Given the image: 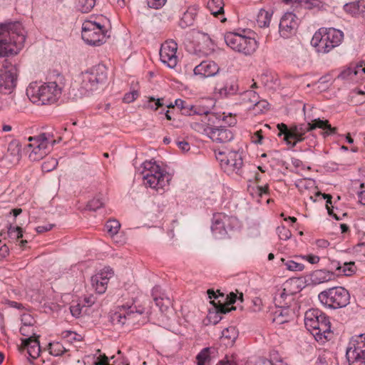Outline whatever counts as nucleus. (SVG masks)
I'll return each mask as SVG.
<instances>
[{
	"mask_svg": "<svg viewBox=\"0 0 365 365\" xmlns=\"http://www.w3.org/2000/svg\"><path fill=\"white\" fill-rule=\"evenodd\" d=\"M8 151L14 156H19L21 155V144L19 140H14L10 142L8 147Z\"/></svg>",
	"mask_w": 365,
	"mask_h": 365,
	"instance_id": "nucleus-43",
	"label": "nucleus"
},
{
	"mask_svg": "<svg viewBox=\"0 0 365 365\" xmlns=\"http://www.w3.org/2000/svg\"><path fill=\"white\" fill-rule=\"evenodd\" d=\"M333 273L324 269L314 271L312 275V281L314 284H321L331 279Z\"/></svg>",
	"mask_w": 365,
	"mask_h": 365,
	"instance_id": "nucleus-34",
	"label": "nucleus"
},
{
	"mask_svg": "<svg viewBox=\"0 0 365 365\" xmlns=\"http://www.w3.org/2000/svg\"><path fill=\"white\" fill-rule=\"evenodd\" d=\"M320 302L331 309L346 307L349 304V292L342 287H334L321 292L318 295Z\"/></svg>",
	"mask_w": 365,
	"mask_h": 365,
	"instance_id": "nucleus-7",
	"label": "nucleus"
},
{
	"mask_svg": "<svg viewBox=\"0 0 365 365\" xmlns=\"http://www.w3.org/2000/svg\"><path fill=\"white\" fill-rule=\"evenodd\" d=\"M237 299V294H235L234 292H230L227 296V304H220L217 307H216V312L215 313H210V316H209L210 319H211L212 315L214 314V317H215V319L213 321L214 324H217L222 319V317L220 316V314H227L232 310L236 309V308L235 307L232 306L231 307H229V306L235 303Z\"/></svg>",
	"mask_w": 365,
	"mask_h": 365,
	"instance_id": "nucleus-24",
	"label": "nucleus"
},
{
	"mask_svg": "<svg viewBox=\"0 0 365 365\" xmlns=\"http://www.w3.org/2000/svg\"><path fill=\"white\" fill-rule=\"evenodd\" d=\"M238 336V332L235 327H229L222 331L220 337L222 343L226 346H232Z\"/></svg>",
	"mask_w": 365,
	"mask_h": 365,
	"instance_id": "nucleus-32",
	"label": "nucleus"
},
{
	"mask_svg": "<svg viewBox=\"0 0 365 365\" xmlns=\"http://www.w3.org/2000/svg\"><path fill=\"white\" fill-rule=\"evenodd\" d=\"M359 5V1L357 2H352L349 4H346L344 6V9L346 12L351 14L353 16H356L359 14L358 6Z\"/></svg>",
	"mask_w": 365,
	"mask_h": 365,
	"instance_id": "nucleus-50",
	"label": "nucleus"
},
{
	"mask_svg": "<svg viewBox=\"0 0 365 365\" xmlns=\"http://www.w3.org/2000/svg\"><path fill=\"white\" fill-rule=\"evenodd\" d=\"M164 98H157L155 99L153 97L149 98L148 107L155 110H157L158 108H162L165 106Z\"/></svg>",
	"mask_w": 365,
	"mask_h": 365,
	"instance_id": "nucleus-48",
	"label": "nucleus"
},
{
	"mask_svg": "<svg viewBox=\"0 0 365 365\" xmlns=\"http://www.w3.org/2000/svg\"><path fill=\"white\" fill-rule=\"evenodd\" d=\"M153 299L155 302L156 305L159 307L161 312L166 311L171 304V301L168 297H154Z\"/></svg>",
	"mask_w": 365,
	"mask_h": 365,
	"instance_id": "nucleus-41",
	"label": "nucleus"
},
{
	"mask_svg": "<svg viewBox=\"0 0 365 365\" xmlns=\"http://www.w3.org/2000/svg\"><path fill=\"white\" fill-rule=\"evenodd\" d=\"M224 38L227 46L245 56L252 55L258 48L256 39L245 34L228 32L225 34Z\"/></svg>",
	"mask_w": 365,
	"mask_h": 365,
	"instance_id": "nucleus-6",
	"label": "nucleus"
},
{
	"mask_svg": "<svg viewBox=\"0 0 365 365\" xmlns=\"http://www.w3.org/2000/svg\"><path fill=\"white\" fill-rule=\"evenodd\" d=\"M239 101L247 109L253 108L261 103L259 95L253 90H248L240 93Z\"/></svg>",
	"mask_w": 365,
	"mask_h": 365,
	"instance_id": "nucleus-27",
	"label": "nucleus"
},
{
	"mask_svg": "<svg viewBox=\"0 0 365 365\" xmlns=\"http://www.w3.org/2000/svg\"><path fill=\"white\" fill-rule=\"evenodd\" d=\"M21 349H26L29 357L36 359L41 351L40 343L36 336H30L22 340Z\"/></svg>",
	"mask_w": 365,
	"mask_h": 365,
	"instance_id": "nucleus-25",
	"label": "nucleus"
},
{
	"mask_svg": "<svg viewBox=\"0 0 365 365\" xmlns=\"http://www.w3.org/2000/svg\"><path fill=\"white\" fill-rule=\"evenodd\" d=\"M120 228V222L116 220H109L105 225V229L110 237L118 233Z\"/></svg>",
	"mask_w": 365,
	"mask_h": 365,
	"instance_id": "nucleus-39",
	"label": "nucleus"
},
{
	"mask_svg": "<svg viewBox=\"0 0 365 365\" xmlns=\"http://www.w3.org/2000/svg\"><path fill=\"white\" fill-rule=\"evenodd\" d=\"M113 276V271L110 267H105L91 277V284L98 294H103L107 289L109 279Z\"/></svg>",
	"mask_w": 365,
	"mask_h": 365,
	"instance_id": "nucleus-19",
	"label": "nucleus"
},
{
	"mask_svg": "<svg viewBox=\"0 0 365 365\" xmlns=\"http://www.w3.org/2000/svg\"><path fill=\"white\" fill-rule=\"evenodd\" d=\"M178 147L180 149H181L182 151H188L190 150V145L186 141H179L177 143Z\"/></svg>",
	"mask_w": 365,
	"mask_h": 365,
	"instance_id": "nucleus-64",
	"label": "nucleus"
},
{
	"mask_svg": "<svg viewBox=\"0 0 365 365\" xmlns=\"http://www.w3.org/2000/svg\"><path fill=\"white\" fill-rule=\"evenodd\" d=\"M30 142L26 145L27 152H29V158L31 161H39L48 155L53 150L57 141L52 138L48 133H41L38 135L29 137Z\"/></svg>",
	"mask_w": 365,
	"mask_h": 365,
	"instance_id": "nucleus-5",
	"label": "nucleus"
},
{
	"mask_svg": "<svg viewBox=\"0 0 365 365\" xmlns=\"http://www.w3.org/2000/svg\"><path fill=\"white\" fill-rule=\"evenodd\" d=\"M193 71L196 76L209 78L217 75L220 71V67L215 61H204L196 66Z\"/></svg>",
	"mask_w": 365,
	"mask_h": 365,
	"instance_id": "nucleus-22",
	"label": "nucleus"
},
{
	"mask_svg": "<svg viewBox=\"0 0 365 365\" xmlns=\"http://www.w3.org/2000/svg\"><path fill=\"white\" fill-rule=\"evenodd\" d=\"M8 235L11 239H20L23 237L22 229L20 227H13L9 225L8 227Z\"/></svg>",
	"mask_w": 365,
	"mask_h": 365,
	"instance_id": "nucleus-46",
	"label": "nucleus"
},
{
	"mask_svg": "<svg viewBox=\"0 0 365 365\" xmlns=\"http://www.w3.org/2000/svg\"><path fill=\"white\" fill-rule=\"evenodd\" d=\"M79 3V10L82 13H88L94 7L96 0H80Z\"/></svg>",
	"mask_w": 365,
	"mask_h": 365,
	"instance_id": "nucleus-45",
	"label": "nucleus"
},
{
	"mask_svg": "<svg viewBox=\"0 0 365 365\" xmlns=\"http://www.w3.org/2000/svg\"><path fill=\"white\" fill-rule=\"evenodd\" d=\"M207 7L215 16L224 13L223 0H208Z\"/></svg>",
	"mask_w": 365,
	"mask_h": 365,
	"instance_id": "nucleus-35",
	"label": "nucleus"
},
{
	"mask_svg": "<svg viewBox=\"0 0 365 365\" xmlns=\"http://www.w3.org/2000/svg\"><path fill=\"white\" fill-rule=\"evenodd\" d=\"M271 14L264 9H260L257 15L256 21L260 28L267 27L271 20Z\"/></svg>",
	"mask_w": 365,
	"mask_h": 365,
	"instance_id": "nucleus-36",
	"label": "nucleus"
},
{
	"mask_svg": "<svg viewBox=\"0 0 365 365\" xmlns=\"http://www.w3.org/2000/svg\"><path fill=\"white\" fill-rule=\"evenodd\" d=\"M62 338L66 339L69 342H73V341H80L82 339V337L80 334H78L75 331H63L61 333Z\"/></svg>",
	"mask_w": 365,
	"mask_h": 365,
	"instance_id": "nucleus-42",
	"label": "nucleus"
},
{
	"mask_svg": "<svg viewBox=\"0 0 365 365\" xmlns=\"http://www.w3.org/2000/svg\"><path fill=\"white\" fill-rule=\"evenodd\" d=\"M346 356L349 365H365V333L351 339Z\"/></svg>",
	"mask_w": 365,
	"mask_h": 365,
	"instance_id": "nucleus-12",
	"label": "nucleus"
},
{
	"mask_svg": "<svg viewBox=\"0 0 365 365\" xmlns=\"http://www.w3.org/2000/svg\"><path fill=\"white\" fill-rule=\"evenodd\" d=\"M297 284V280L289 279L277 288L274 296V302L277 307H289L292 295L299 292Z\"/></svg>",
	"mask_w": 365,
	"mask_h": 365,
	"instance_id": "nucleus-16",
	"label": "nucleus"
},
{
	"mask_svg": "<svg viewBox=\"0 0 365 365\" xmlns=\"http://www.w3.org/2000/svg\"><path fill=\"white\" fill-rule=\"evenodd\" d=\"M300 257L304 259H306L307 262L312 264H317L319 262V257L314 255H307L304 256H301Z\"/></svg>",
	"mask_w": 365,
	"mask_h": 365,
	"instance_id": "nucleus-59",
	"label": "nucleus"
},
{
	"mask_svg": "<svg viewBox=\"0 0 365 365\" xmlns=\"http://www.w3.org/2000/svg\"><path fill=\"white\" fill-rule=\"evenodd\" d=\"M290 310L289 307H277L272 313V322L276 324H282L289 321Z\"/></svg>",
	"mask_w": 365,
	"mask_h": 365,
	"instance_id": "nucleus-31",
	"label": "nucleus"
},
{
	"mask_svg": "<svg viewBox=\"0 0 365 365\" xmlns=\"http://www.w3.org/2000/svg\"><path fill=\"white\" fill-rule=\"evenodd\" d=\"M178 107L182 114L185 115L191 116L194 114H202L207 113L208 110L205 108V106L202 105H192L184 100L178 98L175 101V104L170 103L165 105L166 108H173L174 106Z\"/></svg>",
	"mask_w": 365,
	"mask_h": 365,
	"instance_id": "nucleus-20",
	"label": "nucleus"
},
{
	"mask_svg": "<svg viewBox=\"0 0 365 365\" xmlns=\"http://www.w3.org/2000/svg\"><path fill=\"white\" fill-rule=\"evenodd\" d=\"M322 29L328 41H330L331 43H332L330 44L331 50L341 44L344 38V33L341 31L334 28Z\"/></svg>",
	"mask_w": 365,
	"mask_h": 365,
	"instance_id": "nucleus-29",
	"label": "nucleus"
},
{
	"mask_svg": "<svg viewBox=\"0 0 365 365\" xmlns=\"http://www.w3.org/2000/svg\"><path fill=\"white\" fill-rule=\"evenodd\" d=\"M214 350L212 347L202 349L196 356L197 362L206 363L210 361L211 360V354L214 352Z\"/></svg>",
	"mask_w": 365,
	"mask_h": 365,
	"instance_id": "nucleus-40",
	"label": "nucleus"
},
{
	"mask_svg": "<svg viewBox=\"0 0 365 365\" xmlns=\"http://www.w3.org/2000/svg\"><path fill=\"white\" fill-rule=\"evenodd\" d=\"M138 96V92L137 91H133L125 94L123 97V101L127 103H130L134 101Z\"/></svg>",
	"mask_w": 365,
	"mask_h": 365,
	"instance_id": "nucleus-57",
	"label": "nucleus"
},
{
	"mask_svg": "<svg viewBox=\"0 0 365 365\" xmlns=\"http://www.w3.org/2000/svg\"><path fill=\"white\" fill-rule=\"evenodd\" d=\"M83 307H85V305H83L81 303L71 305L70 307V311L72 316H73L76 318L80 317L81 316L82 309Z\"/></svg>",
	"mask_w": 365,
	"mask_h": 365,
	"instance_id": "nucleus-54",
	"label": "nucleus"
},
{
	"mask_svg": "<svg viewBox=\"0 0 365 365\" xmlns=\"http://www.w3.org/2000/svg\"><path fill=\"white\" fill-rule=\"evenodd\" d=\"M95 365H110L108 363V358L106 354L101 355L97 361L94 363Z\"/></svg>",
	"mask_w": 365,
	"mask_h": 365,
	"instance_id": "nucleus-61",
	"label": "nucleus"
},
{
	"mask_svg": "<svg viewBox=\"0 0 365 365\" xmlns=\"http://www.w3.org/2000/svg\"><path fill=\"white\" fill-rule=\"evenodd\" d=\"M177 50L178 45L175 41L169 40L164 42L160 49V58L162 63L170 68H175L178 63Z\"/></svg>",
	"mask_w": 365,
	"mask_h": 365,
	"instance_id": "nucleus-17",
	"label": "nucleus"
},
{
	"mask_svg": "<svg viewBox=\"0 0 365 365\" xmlns=\"http://www.w3.org/2000/svg\"><path fill=\"white\" fill-rule=\"evenodd\" d=\"M358 6L359 14L362 17H365V0H359V5Z\"/></svg>",
	"mask_w": 365,
	"mask_h": 365,
	"instance_id": "nucleus-63",
	"label": "nucleus"
},
{
	"mask_svg": "<svg viewBox=\"0 0 365 365\" xmlns=\"http://www.w3.org/2000/svg\"><path fill=\"white\" fill-rule=\"evenodd\" d=\"M107 79V69L103 64L93 67L83 73V86L87 91H93L98 84L104 83Z\"/></svg>",
	"mask_w": 365,
	"mask_h": 365,
	"instance_id": "nucleus-14",
	"label": "nucleus"
},
{
	"mask_svg": "<svg viewBox=\"0 0 365 365\" xmlns=\"http://www.w3.org/2000/svg\"><path fill=\"white\" fill-rule=\"evenodd\" d=\"M325 36L323 29H319L311 40L312 46L316 48L319 53H327L331 51V47L325 43Z\"/></svg>",
	"mask_w": 365,
	"mask_h": 365,
	"instance_id": "nucleus-26",
	"label": "nucleus"
},
{
	"mask_svg": "<svg viewBox=\"0 0 365 365\" xmlns=\"http://www.w3.org/2000/svg\"><path fill=\"white\" fill-rule=\"evenodd\" d=\"M58 165V161L55 158H51L49 160L43 163L41 168L45 172H50L53 170Z\"/></svg>",
	"mask_w": 365,
	"mask_h": 365,
	"instance_id": "nucleus-51",
	"label": "nucleus"
},
{
	"mask_svg": "<svg viewBox=\"0 0 365 365\" xmlns=\"http://www.w3.org/2000/svg\"><path fill=\"white\" fill-rule=\"evenodd\" d=\"M26 40L22 24L18 21L0 25V93L11 94L16 86L18 69L4 56L17 54L22 48Z\"/></svg>",
	"mask_w": 365,
	"mask_h": 365,
	"instance_id": "nucleus-1",
	"label": "nucleus"
},
{
	"mask_svg": "<svg viewBox=\"0 0 365 365\" xmlns=\"http://www.w3.org/2000/svg\"><path fill=\"white\" fill-rule=\"evenodd\" d=\"M48 349L49 353L55 356H61L68 351V349L61 342L58 341L49 343Z\"/></svg>",
	"mask_w": 365,
	"mask_h": 365,
	"instance_id": "nucleus-37",
	"label": "nucleus"
},
{
	"mask_svg": "<svg viewBox=\"0 0 365 365\" xmlns=\"http://www.w3.org/2000/svg\"><path fill=\"white\" fill-rule=\"evenodd\" d=\"M208 112L207 113L194 114V117L190 122V126L196 132L208 137L215 123L214 119L218 118L215 113L211 112V107L205 106Z\"/></svg>",
	"mask_w": 365,
	"mask_h": 365,
	"instance_id": "nucleus-15",
	"label": "nucleus"
},
{
	"mask_svg": "<svg viewBox=\"0 0 365 365\" xmlns=\"http://www.w3.org/2000/svg\"><path fill=\"white\" fill-rule=\"evenodd\" d=\"M198 13V7L195 5L189 6L183 13L179 25L181 28H187L194 24Z\"/></svg>",
	"mask_w": 365,
	"mask_h": 365,
	"instance_id": "nucleus-28",
	"label": "nucleus"
},
{
	"mask_svg": "<svg viewBox=\"0 0 365 365\" xmlns=\"http://www.w3.org/2000/svg\"><path fill=\"white\" fill-rule=\"evenodd\" d=\"M143 313V309H137L135 307L123 305L112 314L110 321L113 325L129 327L138 324Z\"/></svg>",
	"mask_w": 365,
	"mask_h": 365,
	"instance_id": "nucleus-8",
	"label": "nucleus"
},
{
	"mask_svg": "<svg viewBox=\"0 0 365 365\" xmlns=\"http://www.w3.org/2000/svg\"><path fill=\"white\" fill-rule=\"evenodd\" d=\"M22 326H26V327H32L34 324V319L30 314H25L21 316Z\"/></svg>",
	"mask_w": 365,
	"mask_h": 365,
	"instance_id": "nucleus-58",
	"label": "nucleus"
},
{
	"mask_svg": "<svg viewBox=\"0 0 365 365\" xmlns=\"http://www.w3.org/2000/svg\"><path fill=\"white\" fill-rule=\"evenodd\" d=\"M358 73V71L355 68L349 67L343 70L339 75L338 78L341 79H346L351 76H355Z\"/></svg>",
	"mask_w": 365,
	"mask_h": 365,
	"instance_id": "nucleus-52",
	"label": "nucleus"
},
{
	"mask_svg": "<svg viewBox=\"0 0 365 365\" xmlns=\"http://www.w3.org/2000/svg\"><path fill=\"white\" fill-rule=\"evenodd\" d=\"M237 225L238 220L235 217L217 212L213 215L211 230L216 237H222L226 235L227 230H232Z\"/></svg>",
	"mask_w": 365,
	"mask_h": 365,
	"instance_id": "nucleus-13",
	"label": "nucleus"
},
{
	"mask_svg": "<svg viewBox=\"0 0 365 365\" xmlns=\"http://www.w3.org/2000/svg\"><path fill=\"white\" fill-rule=\"evenodd\" d=\"M282 262L286 269L292 272H300L304 269V265L302 263L298 262L295 260L287 259L282 258Z\"/></svg>",
	"mask_w": 365,
	"mask_h": 365,
	"instance_id": "nucleus-38",
	"label": "nucleus"
},
{
	"mask_svg": "<svg viewBox=\"0 0 365 365\" xmlns=\"http://www.w3.org/2000/svg\"><path fill=\"white\" fill-rule=\"evenodd\" d=\"M309 123V128L311 130H314L316 128H321L324 130V132L322 133L323 136L325 138L330 135H334L336 133V128L331 127L327 120H322L320 118L314 119Z\"/></svg>",
	"mask_w": 365,
	"mask_h": 365,
	"instance_id": "nucleus-30",
	"label": "nucleus"
},
{
	"mask_svg": "<svg viewBox=\"0 0 365 365\" xmlns=\"http://www.w3.org/2000/svg\"><path fill=\"white\" fill-rule=\"evenodd\" d=\"M219 118H222V120L229 126L235 125L237 123L235 116L232 115L231 113L229 115H225L224 113L222 115H219Z\"/></svg>",
	"mask_w": 365,
	"mask_h": 365,
	"instance_id": "nucleus-55",
	"label": "nucleus"
},
{
	"mask_svg": "<svg viewBox=\"0 0 365 365\" xmlns=\"http://www.w3.org/2000/svg\"><path fill=\"white\" fill-rule=\"evenodd\" d=\"M208 137L214 142L226 143L234 138V134L231 130L225 126L212 127Z\"/></svg>",
	"mask_w": 365,
	"mask_h": 365,
	"instance_id": "nucleus-23",
	"label": "nucleus"
},
{
	"mask_svg": "<svg viewBox=\"0 0 365 365\" xmlns=\"http://www.w3.org/2000/svg\"><path fill=\"white\" fill-rule=\"evenodd\" d=\"M53 227V225L47 224V225H45L38 226L36 230L37 232L43 233V232H45L51 230Z\"/></svg>",
	"mask_w": 365,
	"mask_h": 365,
	"instance_id": "nucleus-62",
	"label": "nucleus"
},
{
	"mask_svg": "<svg viewBox=\"0 0 365 365\" xmlns=\"http://www.w3.org/2000/svg\"><path fill=\"white\" fill-rule=\"evenodd\" d=\"M284 2L291 4L294 10L299 7L312 9L314 7L319 6L320 0H284Z\"/></svg>",
	"mask_w": 365,
	"mask_h": 365,
	"instance_id": "nucleus-33",
	"label": "nucleus"
},
{
	"mask_svg": "<svg viewBox=\"0 0 365 365\" xmlns=\"http://www.w3.org/2000/svg\"><path fill=\"white\" fill-rule=\"evenodd\" d=\"M298 26L297 16L293 12H287L282 17L279 32L282 37L287 38L295 34Z\"/></svg>",
	"mask_w": 365,
	"mask_h": 365,
	"instance_id": "nucleus-18",
	"label": "nucleus"
},
{
	"mask_svg": "<svg viewBox=\"0 0 365 365\" xmlns=\"http://www.w3.org/2000/svg\"><path fill=\"white\" fill-rule=\"evenodd\" d=\"M63 86V76L58 75L54 81L41 85L36 82L30 83L26 95L34 103L51 104L60 98Z\"/></svg>",
	"mask_w": 365,
	"mask_h": 365,
	"instance_id": "nucleus-2",
	"label": "nucleus"
},
{
	"mask_svg": "<svg viewBox=\"0 0 365 365\" xmlns=\"http://www.w3.org/2000/svg\"><path fill=\"white\" fill-rule=\"evenodd\" d=\"M322 197H323L324 199H325L327 200V202H326V207L327 209L328 214L330 216H332L336 220H340L341 218L339 217H338L334 212V211H333V206H332V202H331V199H332L331 195H329V194H322Z\"/></svg>",
	"mask_w": 365,
	"mask_h": 365,
	"instance_id": "nucleus-44",
	"label": "nucleus"
},
{
	"mask_svg": "<svg viewBox=\"0 0 365 365\" xmlns=\"http://www.w3.org/2000/svg\"><path fill=\"white\" fill-rule=\"evenodd\" d=\"M167 0H147L148 6L150 8L158 9L165 5Z\"/></svg>",
	"mask_w": 365,
	"mask_h": 365,
	"instance_id": "nucleus-56",
	"label": "nucleus"
},
{
	"mask_svg": "<svg viewBox=\"0 0 365 365\" xmlns=\"http://www.w3.org/2000/svg\"><path fill=\"white\" fill-rule=\"evenodd\" d=\"M355 272L354 270V262H344L341 273H343L346 276H351Z\"/></svg>",
	"mask_w": 365,
	"mask_h": 365,
	"instance_id": "nucleus-53",
	"label": "nucleus"
},
{
	"mask_svg": "<svg viewBox=\"0 0 365 365\" xmlns=\"http://www.w3.org/2000/svg\"><path fill=\"white\" fill-rule=\"evenodd\" d=\"M142 175L144 184L156 190H164L169 185L170 175L165 172L156 162L145 161L143 163Z\"/></svg>",
	"mask_w": 365,
	"mask_h": 365,
	"instance_id": "nucleus-4",
	"label": "nucleus"
},
{
	"mask_svg": "<svg viewBox=\"0 0 365 365\" xmlns=\"http://www.w3.org/2000/svg\"><path fill=\"white\" fill-rule=\"evenodd\" d=\"M309 123H300L291 125L289 128L284 123L277 124L279 130V136L284 135V140L288 145L294 148L298 143L302 142L305 138L304 135L311 131Z\"/></svg>",
	"mask_w": 365,
	"mask_h": 365,
	"instance_id": "nucleus-9",
	"label": "nucleus"
},
{
	"mask_svg": "<svg viewBox=\"0 0 365 365\" xmlns=\"http://www.w3.org/2000/svg\"><path fill=\"white\" fill-rule=\"evenodd\" d=\"M103 202L100 198H93L88 202L87 208L91 211H96L102 207Z\"/></svg>",
	"mask_w": 365,
	"mask_h": 365,
	"instance_id": "nucleus-49",
	"label": "nucleus"
},
{
	"mask_svg": "<svg viewBox=\"0 0 365 365\" xmlns=\"http://www.w3.org/2000/svg\"><path fill=\"white\" fill-rule=\"evenodd\" d=\"M277 233L279 236V238L282 240H287L292 237L291 231L284 225L277 227Z\"/></svg>",
	"mask_w": 365,
	"mask_h": 365,
	"instance_id": "nucleus-47",
	"label": "nucleus"
},
{
	"mask_svg": "<svg viewBox=\"0 0 365 365\" xmlns=\"http://www.w3.org/2000/svg\"><path fill=\"white\" fill-rule=\"evenodd\" d=\"M304 324L314 339L324 343L331 339L332 331L329 317L318 309H310L305 312Z\"/></svg>",
	"mask_w": 365,
	"mask_h": 365,
	"instance_id": "nucleus-3",
	"label": "nucleus"
},
{
	"mask_svg": "<svg viewBox=\"0 0 365 365\" xmlns=\"http://www.w3.org/2000/svg\"><path fill=\"white\" fill-rule=\"evenodd\" d=\"M238 91V84L237 81L227 76H224L222 83H217L215 87V92L221 97H227L234 95Z\"/></svg>",
	"mask_w": 365,
	"mask_h": 365,
	"instance_id": "nucleus-21",
	"label": "nucleus"
},
{
	"mask_svg": "<svg viewBox=\"0 0 365 365\" xmlns=\"http://www.w3.org/2000/svg\"><path fill=\"white\" fill-rule=\"evenodd\" d=\"M216 158L220 161L221 168L227 175L240 174L243 165L242 155L237 151H230L226 153L219 151L215 153Z\"/></svg>",
	"mask_w": 365,
	"mask_h": 365,
	"instance_id": "nucleus-11",
	"label": "nucleus"
},
{
	"mask_svg": "<svg viewBox=\"0 0 365 365\" xmlns=\"http://www.w3.org/2000/svg\"><path fill=\"white\" fill-rule=\"evenodd\" d=\"M106 31L99 23L87 20L83 23L81 36L88 45L100 46L106 41Z\"/></svg>",
	"mask_w": 365,
	"mask_h": 365,
	"instance_id": "nucleus-10",
	"label": "nucleus"
},
{
	"mask_svg": "<svg viewBox=\"0 0 365 365\" xmlns=\"http://www.w3.org/2000/svg\"><path fill=\"white\" fill-rule=\"evenodd\" d=\"M262 131L261 130H257L252 136V142L256 144H262Z\"/></svg>",
	"mask_w": 365,
	"mask_h": 365,
	"instance_id": "nucleus-60",
	"label": "nucleus"
}]
</instances>
